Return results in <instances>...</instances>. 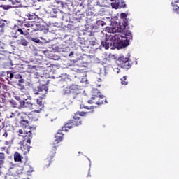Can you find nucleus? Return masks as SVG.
I'll return each instance as SVG.
<instances>
[{
	"label": "nucleus",
	"mask_w": 179,
	"mask_h": 179,
	"mask_svg": "<svg viewBox=\"0 0 179 179\" xmlns=\"http://www.w3.org/2000/svg\"><path fill=\"white\" fill-rule=\"evenodd\" d=\"M138 64V62H136V64Z\"/></svg>",
	"instance_id": "13d9d810"
},
{
	"label": "nucleus",
	"mask_w": 179,
	"mask_h": 179,
	"mask_svg": "<svg viewBox=\"0 0 179 179\" xmlns=\"http://www.w3.org/2000/svg\"><path fill=\"white\" fill-rule=\"evenodd\" d=\"M122 19H125L127 17V14L126 13H121L120 15Z\"/></svg>",
	"instance_id": "c9c22d12"
},
{
	"label": "nucleus",
	"mask_w": 179,
	"mask_h": 179,
	"mask_svg": "<svg viewBox=\"0 0 179 179\" xmlns=\"http://www.w3.org/2000/svg\"><path fill=\"white\" fill-rule=\"evenodd\" d=\"M86 16L87 17V19H90V20L92 19L89 17L90 16H93L94 19H96V17H97V15H94V13H93V10H92V8H88L86 10Z\"/></svg>",
	"instance_id": "4468645a"
},
{
	"label": "nucleus",
	"mask_w": 179,
	"mask_h": 179,
	"mask_svg": "<svg viewBox=\"0 0 179 179\" xmlns=\"http://www.w3.org/2000/svg\"><path fill=\"white\" fill-rule=\"evenodd\" d=\"M83 108H85L86 110H94V106H92L90 107L84 106Z\"/></svg>",
	"instance_id": "c756f323"
},
{
	"label": "nucleus",
	"mask_w": 179,
	"mask_h": 179,
	"mask_svg": "<svg viewBox=\"0 0 179 179\" xmlns=\"http://www.w3.org/2000/svg\"><path fill=\"white\" fill-rule=\"evenodd\" d=\"M3 136H4V138H8V131H4V133L3 134Z\"/></svg>",
	"instance_id": "58836bf2"
},
{
	"label": "nucleus",
	"mask_w": 179,
	"mask_h": 179,
	"mask_svg": "<svg viewBox=\"0 0 179 179\" xmlns=\"http://www.w3.org/2000/svg\"><path fill=\"white\" fill-rule=\"evenodd\" d=\"M80 117H85V115H86V113H85V112H80Z\"/></svg>",
	"instance_id": "ea45409f"
},
{
	"label": "nucleus",
	"mask_w": 179,
	"mask_h": 179,
	"mask_svg": "<svg viewBox=\"0 0 179 179\" xmlns=\"http://www.w3.org/2000/svg\"><path fill=\"white\" fill-rule=\"evenodd\" d=\"M98 97H99V99H95V104H97V106H101L103 104V102L104 100H101L102 99H104V95H99L97 94Z\"/></svg>",
	"instance_id": "dca6fc26"
},
{
	"label": "nucleus",
	"mask_w": 179,
	"mask_h": 179,
	"mask_svg": "<svg viewBox=\"0 0 179 179\" xmlns=\"http://www.w3.org/2000/svg\"><path fill=\"white\" fill-rule=\"evenodd\" d=\"M18 133L20 134V136H23V138H24V136H26V134H27V132H25L24 135L23 136V130H22V129H20L18 131Z\"/></svg>",
	"instance_id": "c85d7f7f"
},
{
	"label": "nucleus",
	"mask_w": 179,
	"mask_h": 179,
	"mask_svg": "<svg viewBox=\"0 0 179 179\" xmlns=\"http://www.w3.org/2000/svg\"><path fill=\"white\" fill-rule=\"evenodd\" d=\"M62 93L63 94H64L65 96H69V94H72L71 92V87L70 86H67L66 87H64L62 90Z\"/></svg>",
	"instance_id": "a211bd4d"
},
{
	"label": "nucleus",
	"mask_w": 179,
	"mask_h": 179,
	"mask_svg": "<svg viewBox=\"0 0 179 179\" xmlns=\"http://www.w3.org/2000/svg\"><path fill=\"white\" fill-rule=\"evenodd\" d=\"M176 6H177V8H178V9H179V6L178 5L176 4Z\"/></svg>",
	"instance_id": "603ef678"
},
{
	"label": "nucleus",
	"mask_w": 179,
	"mask_h": 179,
	"mask_svg": "<svg viewBox=\"0 0 179 179\" xmlns=\"http://www.w3.org/2000/svg\"><path fill=\"white\" fill-rule=\"evenodd\" d=\"M1 8H3L4 10H8L10 8H12V6L9 5H3V6H1Z\"/></svg>",
	"instance_id": "bb28decb"
},
{
	"label": "nucleus",
	"mask_w": 179,
	"mask_h": 179,
	"mask_svg": "<svg viewBox=\"0 0 179 179\" xmlns=\"http://www.w3.org/2000/svg\"><path fill=\"white\" fill-rule=\"evenodd\" d=\"M110 1H111L112 3L114 2H118V1H117V0H110Z\"/></svg>",
	"instance_id": "de8ad7c7"
},
{
	"label": "nucleus",
	"mask_w": 179,
	"mask_h": 179,
	"mask_svg": "<svg viewBox=\"0 0 179 179\" xmlns=\"http://www.w3.org/2000/svg\"><path fill=\"white\" fill-rule=\"evenodd\" d=\"M25 27H28V30H31V31H38L41 30V24L36 21L27 22L24 24Z\"/></svg>",
	"instance_id": "20e7f679"
},
{
	"label": "nucleus",
	"mask_w": 179,
	"mask_h": 179,
	"mask_svg": "<svg viewBox=\"0 0 179 179\" xmlns=\"http://www.w3.org/2000/svg\"><path fill=\"white\" fill-rule=\"evenodd\" d=\"M17 31H18L21 36H27V32L26 31H23L22 28H18Z\"/></svg>",
	"instance_id": "5701e85b"
},
{
	"label": "nucleus",
	"mask_w": 179,
	"mask_h": 179,
	"mask_svg": "<svg viewBox=\"0 0 179 179\" xmlns=\"http://www.w3.org/2000/svg\"><path fill=\"white\" fill-rule=\"evenodd\" d=\"M73 118H74V120L72 121L73 125H74L75 127H78L82 124V121L79 120L78 116H74Z\"/></svg>",
	"instance_id": "f3484780"
},
{
	"label": "nucleus",
	"mask_w": 179,
	"mask_h": 179,
	"mask_svg": "<svg viewBox=\"0 0 179 179\" xmlns=\"http://www.w3.org/2000/svg\"><path fill=\"white\" fill-rule=\"evenodd\" d=\"M63 139H64V134H62V133H61V131H59V132H57V135H55V140L53 143L54 146H55V145H58L59 142H62Z\"/></svg>",
	"instance_id": "9b49d317"
},
{
	"label": "nucleus",
	"mask_w": 179,
	"mask_h": 179,
	"mask_svg": "<svg viewBox=\"0 0 179 179\" xmlns=\"http://www.w3.org/2000/svg\"><path fill=\"white\" fill-rule=\"evenodd\" d=\"M22 122H24L25 124H29V121L28 120H22Z\"/></svg>",
	"instance_id": "49530a36"
},
{
	"label": "nucleus",
	"mask_w": 179,
	"mask_h": 179,
	"mask_svg": "<svg viewBox=\"0 0 179 179\" xmlns=\"http://www.w3.org/2000/svg\"><path fill=\"white\" fill-rule=\"evenodd\" d=\"M91 45H94L96 44V38H92V41H90Z\"/></svg>",
	"instance_id": "7c9ffc66"
},
{
	"label": "nucleus",
	"mask_w": 179,
	"mask_h": 179,
	"mask_svg": "<svg viewBox=\"0 0 179 179\" xmlns=\"http://www.w3.org/2000/svg\"><path fill=\"white\" fill-rule=\"evenodd\" d=\"M18 83H24V79H23V77L21 76V78H19Z\"/></svg>",
	"instance_id": "473e14b6"
},
{
	"label": "nucleus",
	"mask_w": 179,
	"mask_h": 179,
	"mask_svg": "<svg viewBox=\"0 0 179 179\" xmlns=\"http://www.w3.org/2000/svg\"><path fill=\"white\" fill-rule=\"evenodd\" d=\"M21 107H25L27 108H30L31 110H33V105L34 103V101H23V100H20L19 101Z\"/></svg>",
	"instance_id": "6e6552de"
},
{
	"label": "nucleus",
	"mask_w": 179,
	"mask_h": 179,
	"mask_svg": "<svg viewBox=\"0 0 179 179\" xmlns=\"http://www.w3.org/2000/svg\"><path fill=\"white\" fill-rule=\"evenodd\" d=\"M35 120V121H36V120H37V117L36 118V119H34Z\"/></svg>",
	"instance_id": "4d7b16f0"
},
{
	"label": "nucleus",
	"mask_w": 179,
	"mask_h": 179,
	"mask_svg": "<svg viewBox=\"0 0 179 179\" xmlns=\"http://www.w3.org/2000/svg\"><path fill=\"white\" fill-rule=\"evenodd\" d=\"M129 57H125L124 56H120L117 60V64L120 67V68H124L126 69H128L129 68Z\"/></svg>",
	"instance_id": "39448f33"
},
{
	"label": "nucleus",
	"mask_w": 179,
	"mask_h": 179,
	"mask_svg": "<svg viewBox=\"0 0 179 179\" xmlns=\"http://www.w3.org/2000/svg\"><path fill=\"white\" fill-rule=\"evenodd\" d=\"M0 87H1V83H0Z\"/></svg>",
	"instance_id": "680f3d73"
},
{
	"label": "nucleus",
	"mask_w": 179,
	"mask_h": 179,
	"mask_svg": "<svg viewBox=\"0 0 179 179\" xmlns=\"http://www.w3.org/2000/svg\"><path fill=\"white\" fill-rule=\"evenodd\" d=\"M97 93H100V92H97Z\"/></svg>",
	"instance_id": "bf43d9fd"
},
{
	"label": "nucleus",
	"mask_w": 179,
	"mask_h": 179,
	"mask_svg": "<svg viewBox=\"0 0 179 179\" xmlns=\"http://www.w3.org/2000/svg\"><path fill=\"white\" fill-rule=\"evenodd\" d=\"M55 150H57V148H55V147H54L53 150L52 151V156L50 157V159H52V157H54V156H55Z\"/></svg>",
	"instance_id": "2f4dec72"
},
{
	"label": "nucleus",
	"mask_w": 179,
	"mask_h": 179,
	"mask_svg": "<svg viewBox=\"0 0 179 179\" xmlns=\"http://www.w3.org/2000/svg\"><path fill=\"white\" fill-rule=\"evenodd\" d=\"M13 117H15V114H13V113H11L10 115L8 116V118H13Z\"/></svg>",
	"instance_id": "a19ab883"
},
{
	"label": "nucleus",
	"mask_w": 179,
	"mask_h": 179,
	"mask_svg": "<svg viewBox=\"0 0 179 179\" xmlns=\"http://www.w3.org/2000/svg\"><path fill=\"white\" fill-rule=\"evenodd\" d=\"M113 71H114L115 72H116L117 73H120V69H118V68H115V69H113Z\"/></svg>",
	"instance_id": "4c0bfd02"
},
{
	"label": "nucleus",
	"mask_w": 179,
	"mask_h": 179,
	"mask_svg": "<svg viewBox=\"0 0 179 179\" xmlns=\"http://www.w3.org/2000/svg\"><path fill=\"white\" fill-rule=\"evenodd\" d=\"M13 76H15V75L13 74V72L12 71H7V78H9L10 79V80H12V79H13Z\"/></svg>",
	"instance_id": "b1692460"
},
{
	"label": "nucleus",
	"mask_w": 179,
	"mask_h": 179,
	"mask_svg": "<svg viewBox=\"0 0 179 179\" xmlns=\"http://www.w3.org/2000/svg\"><path fill=\"white\" fill-rule=\"evenodd\" d=\"M5 29L0 28V34H3Z\"/></svg>",
	"instance_id": "79ce46f5"
},
{
	"label": "nucleus",
	"mask_w": 179,
	"mask_h": 179,
	"mask_svg": "<svg viewBox=\"0 0 179 179\" xmlns=\"http://www.w3.org/2000/svg\"><path fill=\"white\" fill-rule=\"evenodd\" d=\"M25 16L28 18V20H38V15H36V13H27Z\"/></svg>",
	"instance_id": "f8f14e48"
},
{
	"label": "nucleus",
	"mask_w": 179,
	"mask_h": 179,
	"mask_svg": "<svg viewBox=\"0 0 179 179\" xmlns=\"http://www.w3.org/2000/svg\"><path fill=\"white\" fill-rule=\"evenodd\" d=\"M16 100H20V97H16Z\"/></svg>",
	"instance_id": "8fccbe9b"
},
{
	"label": "nucleus",
	"mask_w": 179,
	"mask_h": 179,
	"mask_svg": "<svg viewBox=\"0 0 179 179\" xmlns=\"http://www.w3.org/2000/svg\"><path fill=\"white\" fill-rule=\"evenodd\" d=\"M73 127L74 125L73 122L71 123H67L65 124L64 127L62 128V131H64V132H66L68 131L66 128H68L69 129H71V128H73Z\"/></svg>",
	"instance_id": "6ab92c4d"
},
{
	"label": "nucleus",
	"mask_w": 179,
	"mask_h": 179,
	"mask_svg": "<svg viewBox=\"0 0 179 179\" xmlns=\"http://www.w3.org/2000/svg\"><path fill=\"white\" fill-rule=\"evenodd\" d=\"M17 86L20 90H25L24 85H22V83H18Z\"/></svg>",
	"instance_id": "cd10ccee"
},
{
	"label": "nucleus",
	"mask_w": 179,
	"mask_h": 179,
	"mask_svg": "<svg viewBox=\"0 0 179 179\" xmlns=\"http://www.w3.org/2000/svg\"><path fill=\"white\" fill-rule=\"evenodd\" d=\"M12 37H13V38H17V36L16 35V34H14Z\"/></svg>",
	"instance_id": "c03bdc74"
},
{
	"label": "nucleus",
	"mask_w": 179,
	"mask_h": 179,
	"mask_svg": "<svg viewBox=\"0 0 179 179\" xmlns=\"http://www.w3.org/2000/svg\"><path fill=\"white\" fill-rule=\"evenodd\" d=\"M121 83L122 85H128V81H127V76H124L122 78H121Z\"/></svg>",
	"instance_id": "393cba45"
},
{
	"label": "nucleus",
	"mask_w": 179,
	"mask_h": 179,
	"mask_svg": "<svg viewBox=\"0 0 179 179\" xmlns=\"http://www.w3.org/2000/svg\"><path fill=\"white\" fill-rule=\"evenodd\" d=\"M1 112H0V117H1Z\"/></svg>",
	"instance_id": "052dcab7"
},
{
	"label": "nucleus",
	"mask_w": 179,
	"mask_h": 179,
	"mask_svg": "<svg viewBox=\"0 0 179 179\" xmlns=\"http://www.w3.org/2000/svg\"><path fill=\"white\" fill-rule=\"evenodd\" d=\"M34 94H40L41 99H44V97H45V94H47V93H48V86L45 85H42L39 87H38V91L37 90H34Z\"/></svg>",
	"instance_id": "423d86ee"
},
{
	"label": "nucleus",
	"mask_w": 179,
	"mask_h": 179,
	"mask_svg": "<svg viewBox=\"0 0 179 179\" xmlns=\"http://www.w3.org/2000/svg\"><path fill=\"white\" fill-rule=\"evenodd\" d=\"M99 96L97 95H92L91 97V100H88V104H94L96 103V100H99Z\"/></svg>",
	"instance_id": "aec40b11"
},
{
	"label": "nucleus",
	"mask_w": 179,
	"mask_h": 179,
	"mask_svg": "<svg viewBox=\"0 0 179 179\" xmlns=\"http://www.w3.org/2000/svg\"><path fill=\"white\" fill-rule=\"evenodd\" d=\"M33 171H34L33 169L28 171V173H33Z\"/></svg>",
	"instance_id": "09e8293b"
},
{
	"label": "nucleus",
	"mask_w": 179,
	"mask_h": 179,
	"mask_svg": "<svg viewBox=\"0 0 179 179\" xmlns=\"http://www.w3.org/2000/svg\"><path fill=\"white\" fill-rule=\"evenodd\" d=\"M96 24L99 27H104V26H106V22L103 20H97L96 22Z\"/></svg>",
	"instance_id": "4be33fe9"
},
{
	"label": "nucleus",
	"mask_w": 179,
	"mask_h": 179,
	"mask_svg": "<svg viewBox=\"0 0 179 179\" xmlns=\"http://www.w3.org/2000/svg\"><path fill=\"white\" fill-rule=\"evenodd\" d=\"M43 108H44V103H43V101L40 99H36V103L34 102V105L32 106V110H34L31 112V115H34L36 113L37 114H40V113L43 111Z\"/></svg>",
	"instance_id": "7ed1b4c3"
},
{
	"label": "nucleus",
	"mask_w": 179,
	"mask_h": 179,
	"mask_svg": "<svg viewBox=\"0 0 179 179\" xmlns=\"http://www.w3.org/2000/svg\"><path fill=\"white\" fill-rule=\"evenodd\" d=\"M132 38V34L131 31H127L123 34L111 35L110 32L103 34L101 45L105 48L108 50L110 47L121 50L129 45V41Z\"/></svg>",
	"instance_id": "f257e3e1"
},
{
	"label": "nucleus",
	"mask_w": 179,
	"mask_h": 179,
	"mask_svg": "<svg viewBox=\"0 0 179 179\" xmlns=\"http://www.w3.org/2000/svg\"><path fill=\"white\" fill-rule=\"evenodd\" d=\"M0 108H2V105L0 104Z\"/></svg>",
	"instance_id": "864d4df0"
},
{
	"label": "nucleus",
	"mask_w": 179,
	"mask_h": 179,
	"mask_svg": "<svg viewBox=\"0 0 179 179\" xmlns=\"http://www.w3.org/2000/svg\"><path fill=\"white\" fill-rule=\"evenodd\" d=\"M3 164H5V154L0 152V179H6V174L2 172Z\"/></svg>",
	"instance_id": "0eeeda50"
},
{
	"label": "nucleus",
	"mask_w": 179,
	"mask_h": 179,
	"mask_svg": "<svg viewBox=\"0 0 179 179\" xmlns=\"http://www.w3.org/2000/svg\"><path fill=\"white\" fill-rule=\"evenodd\" d=\"M88 176H90V175H88Z\"/></svg>",
	"instance_id": "e2e57ef3"
},
{
	"label": "nucleus",
	"mask_w": 179,
	"mask_h": 179,
	"mask_svg": "<svg viewBox=\"0 0 179 179\" xmlns=\"http://www.w3.org/2000/svg\"><path fill=\"white\" fill-rule=\"evenodd\" d=\"M1 44H2V42L0 41V45H1Z\"/></svg>",
	"instance_id": "6e6d98bb"
},
{
	"label": "nucleus",
	"mask_w": 179,
	"mask_h": 179,
	"mask_svg": "<svg viewBox=\"0 0 179 179\" xmlns=\"http://www.w3.org/2000/svg\"><path fill=\"white\" fill-rule=\"evenodd\" d=\"M74 52H71L69 55V57H72V55H73Z\"/></svg>",
	"instance_id": "a18cd8bd"
},
{
	"label": "nucleus",
	"mask_w": 179,
	"mask_h": 179,
	"mask_svg": "<svg viewBox=\"0 0 179 179\" xmlns=\"http://www.w3.org/2000/svg\"><path fill=\"white\" fill-rule=\"evenodd\" d=\"M21 77H22V75H20V74H16L15 76V79H20V78H21Z\"/></svg>",
	"instance_id": "e433bc0d"
},
{
	"label": "nucleus",
	"mask_w": 179,
	"mask_h": 179,
	"mask_svg": "<svg viewBox=\"0 0 179 179\" xmlns=\"http://www.w3.org/2000/svg\"><path fill=\"white\" fill-rule=\"evenodd\" d=\"M179 0H172V5L173 6H176V5H174V3H178Z\"/></svg>",
	"instance_id": "72a5a7b5"
},
{
	"label": "nucleus",
	"mask_w": 179,
	"mask_h": 179,
	"mask_svg": "<svg viewBox=\"0 0 179 179\" xmlns=\"http://www.w3.org/2000/svg\"><path fill=\"white\" fill-rule=\"evenodd\" d=\"M6 20H0V29L5 30V22Z\"/></svg>",
	"instance_id": "a878e982"
},
{
	"label": "nucleus",
	"mask_w": 179,
	"mask_h": 179,
	"mask_svg": "<svg viewBox=\"0 0 179 179\" xmlns=\"http://www.w3.org/2000/svg\"><path fill=\"white\" fill-rule=\"evenodd\" d=\"M16 43L18 45H22L23 47H27L29 45V41L23 38L17 40Z\"/></svg>",
	"instance_id": "ddd939ff"
},
{
	"label": "nucleus",
	"mask_w": 179,
	"mask_h": 179,
	"mask_svg": "<svg viewBox=\"0 0 179 179\" xmlns=\"http://www.w3.org/2000/svg\"><path fill=\"white\" fill-rule=\"evenodd\" d=\"M32 41H34V43H39L40 42V39L35 38H32Z\"/></svg>",
	"instance_id": "f704fd0d"
},
{
	"label": "nucleus",
	"mask_w": 179,
	"mask_h": 179,
	"mask_svg": "<svg viewBox=\"0 0 179 179\" xmlns=\"http://www.w3.org/2000/svg\"><path fill=\"white\" fill-rule=\"evenodd\" d=\"M31 131H29L27 133H26V135L24 136V141L23 144L21 145V150L23 152L24 155H27V153H29L30 152V146H29L26 143H31V139H33V136H31Z\"/></svg>",
	"instance_id": "f03ea898"
},
{
	"label": "nucleus",
	"mask_w": 179,
	"mask_h": 179,
	"mask_svg": "<svg viewBox=\"0 0 179 179\" xmlns=\"http://www.w3.org/2000/svg\"><path fill=\"white\" fill-rule=\"evenodd\" d=\"M78 42L80 44L81 47H89V45H87L88 41H85V38H78Z\"/></svg>",
	"instance_id": "2eb2a0df"
},
{
	"label": "nucleus",
	"mask_w": 179,
	"mask_h": 179,
	"mask_svg": "<svg viewBox=\"0 0 179 179\" xmlns=\"http://www.w3.org/2000/svg\"><path fill=\"white\" fill-rule=\"evenodd\" d=\"M98 82H101V79H99V80H98Z\"/></svg>",
	"instance_id": "3c124183"
},
{
	"label": "nucleus",
	"mask_w": 179,
	"mask_h": 179,
	"mask_svg": "<svg viewBox=\"0 0 179 179\" xmlns=\"http://www.w3.org/2000/svg\"><path fill=\"white\" fill-rule=\"evenodd\" d=\"M14 160L15 162H22V155H20V153L16 152L14 154Z\"/></svg>",
	"instance_id": "412c9836"
},
{
	"label": "nucleus",
	"mask_w": 179,
	"mask_h": 179,
	"mask_svg": "<svg viewBox=\"0 0 179 179\" xmlns=\"http://www.w3.org/2000/svg\"><path fill=\"white\" fill-rule=\"evenodd\" d=\"M10 2H11L13 6H15V0H9Z\"/></svg>",
	"instance_id": "37998d69"
},
{
	"label": "nucleus",
	"mask_w": 179,
	"mask_h": 179,
	"mask_svg": "<svg viewBox=\"0 0 179 179\" xmlns=\"http://www.w3.org/2000/svg\"><path fill=\"white\" fill-rule=\"evenodd\" d=\"M70 86V90L71 92V94H75L76 96H78L79 93H80V87L78 85H71Z\"/></svg>",
	"instance_id": "1a4fd4ad"
},
{
	"label": "nucleus",
	"mask_w": 179,
	"mask_h": 179,
	"mask_svg": "<svg viewBox=\"0 0 179 179\" xmlns=\"http://www.w3.org/2000/svg\"><path fill=\"white\" fill-rule=\"evenodd\" d=\"M105 103H108V102H107V100H105Z\"/></svg>",
	"instance_id": "5fc2aeb1"
},
{
	"label": "nucleus",
	"mask_w": 179,
	"mask_h": 179,
	"mask_svg": "<svg viewBox=\"0 0 179 179\" xmlns=\"http://www.w3.org/2000/svg\"><path fill=\"white\" fill-rule=\"evenodd\" d=\"M111 6L113 9H121V8H125L126 4L124 2H120L117 1V2L111 3Z\"/></svg>",
	"instance_id": "9d476101"
}]
</instances>
